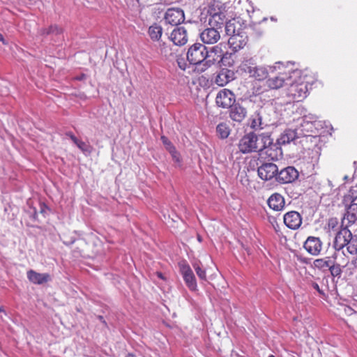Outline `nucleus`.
Returning <instances> with one entry per match:
<instances>
[{"label":"nucleus","mask_w":357,"mask_h":357,"mask_svg":"<svg viewBox=\"0 0 357 357\" xmlns=\"http://www.w3.org/2000/svg\"><path fill=\"white\" fill-rule=\"evenodd\" d=\"M357 222V203L353 204L346 208L342 219V227H349Z\"/></svg>","instance_id":"18"},{"label":"nucleus","mask_w":357,"mask_h":357,"mask_svg":"<svg viewBox=\"0 0 357 357\" xmlns=\"http://www.w3.org/2000/svg\"><path fill=\"white\" fill-rule=\"evenodd\" d=\"M314 116H305L301 126L296 129L298 135L311 136L312 135V128L314 127V123L316 121Z\"/></svg>","instance_id":"17"},{"label":"nucleus","mask_w":357,"mask_h":357,"mask_svg":"<svg viewBox=\"0 0 357 357\" xmlns=\"http://www.w3.org/2000/svg\"><path fill=\"white\" fill-rule=\"evenodd\" d=\"M87 76L86 74L82 73L79 75H77L75 79L79 81H83L86 79Z\"/></svg>","instance_id":"47"},{"label":"nucleus","mask_w":357,"mask_h":357,"mask_svg":"<svg viewBox=\"0 0 357 357\" xmlns=\"http://www.w3.org/2000/svg\"><path fill=\"white\" fill-rule=\"evenodd\" d=\"M342 203L347 208L353 204L357 203V194L353 188H351L349 192L343 197Z\"/></svg>","instance_id":"30"},{"label":"nucleus","mask_w":357,"mask_h":357,"mask_svg":"<svg viewBox=\"0 0 357 357\" xmlns=\"http://www.w3.org/2000/svg\"><path fill=\"white\" fill-rule=\"evenodd\" d=\"M275 64H276V65H278V68H280V66L282 63L279 62V63H276Z\"/></svg>","instance_id":"60"},{"label":"nucleus","mask_w":357,"mask_h":357,"mask_svg":"<svg viewBox=\"0 0 357 357\" xmlns=\"http://www.w3.org/2000/svg\"><path fill=\"white\" fill-rule=\"evenodd\" d=\"M289 86L287 91L288 97L291 98L292 100L299 102L307 97L308 93L307 84L304 82H289Z\"/></svg>","instance_id":"4"},{"label":"nucleus","mask_w":357,"mask_h":357,"mask_svg":"<svg viewBox=\"0 0 357 357\" xmlns=\"http://www.w3.org/2000/svg\"><path fill=\"white\" fill-rule=\"evenodd\" d=\"M304 248L312 255H318L321 247H304Z\"/></svg>","instance_id":"40"},{"label":"nucleus","mask_w":357,"mask_h":357,"mask_svg":"<svg viewBox=\"0 0 357 357\" xmlns=\"http://www.w3.org/2000/svg\"><path fill=\"white\" fill-rule=\"evenodd\" d=\"M249 121L250 128L255 130L263 129L266 126L262 122V115L260 109L255 111L251 115Z\"/></svg>","instance_id":"25"},{"label":"nucleus","mask_w":357,"mask_h":357,"mask_svg":"<svg viewBox=\"0 0 357 357\" xmlns=\"http://www.w3.org/2000/svg\"><path fill=\"white\" fill-rule=\"evenodd\" d=\"M328 268L333 277H336L337 278H340L341 277L342 271L340 264L329 266Z\"/></svg>","instance_id":"35"},{"label":"nucleus","mask_w":357,"mask_h":357,"mask_svg":"<svg viewBox=\"0 0 357 357\" xmlns=\"http://www.w3.org/2000/svg\"><path fill=\"white\" fill-rule=\"evenodd\" d=\"M0 41L2 42L3 44H6L3 36L1 33H0Z\"/></svg>","instance_id":"52"},{"label":"nucleus","mask_w":357,"mask_h":357,"mask_svg":"<svg viewBox=\"0 0 357 357\" xmlns=\"http://www.w3.org/2000/svg\"><path fill=\"white\" fill-rule=\"evenodd\" d=\"M63 32V30L61 27L58 26L57 25H51L50 27L47 29H43L41 30V33L43 35H55L58 36L61 34Z\"/></svg>","instance_id":"32"},{"label":"nucleus","mask_w":357,"mask_h":357,"mask_svg":"<svg viewBox=\"0 0 357 357\" xmlns=\"http://www.w3.org/2000/svg\"><path fill=\"white\" fill-rule=\"evenodd\" d=\"M225 29L227 35L230 36V37L236 33H237V30L236 29L235 23L231 21H226L225 24Z\"/></svg>","instance_id":"33"},{"label":"nucleus","mask_w":357,"mask_h":357,"mask_svg":"<svg viewBox=\"0 0 357 357\" xmlns=\"http://www.w3.org/2000/svg\"><path fill=\"white\" fill-rule=\"evenodd\" d=\"M28 279L34 284H43L48 281L50 275L45 273H39L33 270L27 272Z\"/></svg>","instance_id":"28"},{"label":"nucleus","mask_w":357,"mask_h":357,"mask_svg":"<svg viewBox=\"0 0 357 357\" xmlns=\"http://www.w3.org/2000/svg\"><path fill=\"white\" fill-rule=\"evenodd\" d=\"M195 234L196 237L197 238L198 242L201 243L202 242V237H201V236L199 234H197V233H195Z\"/></svg>","instance_id":"51"},{"label":"nucleus","mask_w":357,"mask_h":357,"mask_svg":"<svg viewBox=\"0 0 357 357\" xmlns=\"http://www.w3.org/2000/svg\"><path fill=\"white\" fill-rule=\"evenodd\" d=\"M187 60L192 65H203L206 69V60L208 55V48L202 43H195L192 45L187 52Z\"/></svg>","instance_id":"2"},{"label":"nucleus","mask_w":357,"mask_h":357,"mask_svg":"<svg viewBox=\"0 0 357 357\" xmlns=\"http://www.w3.org/2000/svg\"><path fill=\"white\" fill-rule=\"evenodd\" d=\"M257 165V174L261 180L267 181L275 178L276 181V177L278 174V167L275 164L262 162L259 160Z\"/></svg>","instance_id":"5"},{"label":"nucleus","mask_w":357,"mask_h":357,"mask_svg":"<svg viewBox=\"0 0 357 357\" xmlns=\"http://www.w3.org/2000/svg\"><path fill=\"white\" fill-rule=\"evenodd\" d=\"M268 357H275L273 355H270Z\"/></svg>","instance_id":"61"},{"label":"nucleus","mask_w":357,"mask_h":357,"mask_svg":"<svg viewBox=\"0 0 357 357\" xmlns=\"http://www.w3.org/2000/svg\"><path fill=\"white\" fill-rule=\"evenodd\" d=\"M298 257V259H299L301 261H303V262H305V263H306V264H307V263H308V261H307V259H306L305 258H302V257Z\"/></svg>","instance_id":"53"},{"label":"nucleus","mask_w":357,"mask_h":357,"mask_svg":"<svg viewBox=\"0 0 357 357\" xmlns=\"http://www.w3.org/2000/svg\"><path fill=\"white\" fill-rule=\"evenodd\" d=\"M268 206L274 211H279L284 208V198L279 193L273 194L267 201Z\"/></svg>","instance_id":"23"},{"label":"nucleus","mask_w":357,"mask_h":357,"mask_svg":"<svg viewBox=\"0 0 357 357\" xmlns=\"http://www.w3.org/2000/svg\"><path fill=\"white\" fill-rule=\"evenodd\" d=\"M291 73H293V74H298L299 73L297 70H293L291 72Z\"/></svg>","instance_id":"56"},{"label":"nucleus","mask_w":357,"mask_h":357,"mask_svg":"<svg viewBox=\"0 0 357 357\" xmlns=\"http://www.w3.org/2000/svg\"><path fill=\"white\" fill-rule=\"evenodd\" d=\"M234 71L227 68H222L215 77V83L219 86H223L232 81L234 79Z\"/></svg>","instance_id":"20"},{"label":"nucleus","mask_w":357,"mask_h":357,"mask_svg":"<svg viewBox=\"0 0 357 357\" xmlns=\"http://www.w3.org/2000/svg\"><path fill=\"white\" fill-rule=\"evenodd\" d=\"M223 45L220 43L208 50L207 59L206 60V69L211 67L215 63L222 61L224 59L225 51L222 49Z\"/></svg>","instance_id":"11"},{"label":"nucleus","mask_w":357,"mask_h":357,"mask_svg":"<svg viewBox=\"0 0 357 357\" xmlns=\"http://www.w3.org/2000/svg\"><path fill=\"white\" fill-rule=\"evenodd\" d=\"M126 357H136V356H135V355H134L132 354H128Z\"/></svg>","instance_id":"54"},{"label":"nucleus","mask_w":357,"mask_h":357,"mask_svg":"<svg viewBox=\"0 0 357 357\" xmlns=\"http://www.w3.org/2000/svg\"><path fill=\"white\" fill-rule=\"evenodd\" d=\"M258 135L254 132L245 135L239 141L238 149L243 153L258 152L259 147Z\"/></svg>","instance_id":"3"},{"label":"nucleus","mask_w":357,"mask_h":357,"mask_svg":"<svg viewBox=\"0 0 357 357\" xmlns=\"http://www.w3.org/2000/svg\"><path fill=\"white\" fill-rule=\"evenodd\" d=\"M338 220L335 218H330L328 222V226L329 228L334 229L337 227Z\"/></svg>","instance_id":"43"},{"label":"nucleus","mask_w":357,"mask_h":357,"mask_svg":"<svg viewBox=\"0 0 357 357\" xmlns=\"http://www.w3.org/2000/svg\"><path fill=\"white\" fill-rule=\"evenodd\" d=\"M247 43L248 32L240 29L237 30V33L231 36L228 40V44L234 52L243 48Z\"/></svg>","instance_id":"9"},{"label":"nucleus","mask_w":357,"mask_h":357,"mask_svg":"<svg viewBox=\"0 0 357 357\" xmlns=\"http://www.w3.org/2000/svg\"><path fill=\"white\" fill-rule=\"evenodd\" d=\"M179 271L187 287L191 291H196L197 288L195 276L186 260H181L178 263Z\"/></svg>","instance_id":"6"},{"label":"nucleus","mask_w":357,"mask_h":357,"mask_svg":"<svg viewBox=\"0 0 357 357\" xmlns=\"http://www.w3.org/2000/svg\"><path fill=\"white\" fill-rule=\"evenodd\" d=\"M247 109L239 102H235L229 108L230 119L237 123H241L247 116Z\"/></svg>","instance_id":"16"},{"label":"nucleus","mask_w":357,"mask_h":357,"mask_svg":"<svg viewBox=\"0 0 357 357\" xmlns=\"http://www.w3.org/2000/svg\"><path fill=\"white\" fill-rule=\"evenodd\" d=\"M257 66V63L255 59L253 58H249L244 59L241 63L239 68L242 72L248 74L249 77H251V75H252Z\"/></svg>","instance_id":"27"},{"label":"nucleus","mask_w":357,"mask_h":357,"mask_svg":"<svg viewBox=\"0 0 357 357\" xmlns=\"http://www.w3.org/2000/svg\"><path fill=\"white\" fill-rule=\"evenodd\" d=\"M349 243H351V245H357V234H352V238Z\"/></svg>","instance_id":"46"},{"label":"nucleus","mask_w":357,"mask_h":357,"mask_svg":"<svg viewBox=\"0 0 357 357\" xmlns=\"http://www.w3.org/2000/svg\"><path fill=\"white\" fill-rule=\"evenodd\" d=\"M275 68L276 66H275L266 67L257 65L251 77L258 81L264 80L268 77L270 73H273Z\"/></svg>","instance_id":"21"},{"label":"nucleus","mask_w":357,"mask_h":357,"mask_svg":"<svg viewBox=\"0 0 357 357\" xmlns=\"http://www.w3.org/2000/svg\"><path fill=\"white\" fill-rule=\"evenodd\" d=\"M298 237H300V234H296L295 235V238H298Z\"/></svg>","instance_id":"59"},{"label":"nucleus","mask_w":357,"mask_h":357,"mask_svg":"<svg viewBox=\"0 0 357 357\" xmlns=\"http://www.w3.org/2000/svg\"><path fill=\"white\" fill-rule=\"evenodd\" d=\"M192 266L199 279L202 280H206V271L202 269L197 262L193 263Z\"/></svg>","instance_id":"34"},{"label":"nucleus","mask_w":357,"mask_h":357,"mask_svg":"<svg viewBox=\"0 0 357 357\" xmlns=\"http://www.w3.org/2000/svg\"><path fill=\"white\" fill-rule=\"evenodd\" d=\"M148 33L153 41H159L162 34V28L155 23L149 26Z\"/></svg>","instance_id":"29"},{"label":"nucleus","mask_w":357,"mask_h":357,"mask_svg":"<svg viewBox=\"0 0 357 357\" xmlns=\"http://www.w3.org/2000/svg\"><path fill=\"white\" fill-rule=\"evenodd\" d=\"M30 217L34 221L38 220V214L35 208L33 210V212L31 213Z\"/></svg>","instance_id":"48"},{"label":"nucleus","mask_w":357,"mask_h":357,"mask_svg":"<svg viewBox=\"0 0 357 357\" xmlns=\"http://www.w3.org/2000/svg\"><path fill=\"white\" fill-rule=\"evenodd\" d=\"M177 63L178 67L181 69L185 70L187 67V64L183 59H177Z\"/></svg>","instance_id":"44"},{"label":"nucleus","mask_w":357,"mask_h":357,"mask_svg":"<svg viewBox=\"0 0 357 357\" xmlns=\"http://www.w3.org/2000/svg\"><path fill=\"white\" fill-rule=\"evenodd\" d=\"M336 250H340V249L343 248L344 247L340 246L338 248L334 247Z\"/></svg>","instance_id":"55"},{"label":"nucleus","mask_w":357,"mask_h":357,"mask_svg":"<svg viewBox=\"0 0 357 357\" xmlns=\"http://www.w3.org/2000/svg\"><path fill=\"white\" fill-rule=\"evenodd\" d=\"M309 243H313L314 245H321V241L317 237L308 236L303 242V245H307Z\"/></svg>","instance_id":"37"},{"label":"nucleus","mask_w":357,"mask_h":357,"mask_svg":"<svg viewBox=\"0 0 357 357\" xmlns=\"http://www.w3.org/2000/svg\"><path fill=\"white\" fill-rule=\"evenodd\" d=\"M298 137V132L296 130L287 129L281 133L277 141L280 145H285Z\"/></svg>","instance_id":"24"},{"label":"nucleus","mask_w":357,"mask_h":357,"mask_svg":"<svg viewBox=\"0 0 357 357\" xmlns=\"http://www.w3.org/2000/svg\"><path fill=\"white\" fill-rule=\"evenodd\" d=\"M158 277H160V278H162V273H158Z\"/></svg>","instance_id":"57"},{"label":"nucleus","mask_w":357,"mask_h":357,"mask_svg":"<svg viewBox=\"0 0 357 357\" xmlns=\"http://www.w3.org/2000/svg\"><path fill=\"white\" fill-rule=\"evenodd\" d=\"M164 20L166 24L178 26L185 20L184 11L179 8H168L165 14Z\"/></svg>","instance_id":"8"},{"label":"nucleus","mask_w":357,"mask_h":357,"mask_svg":"<svg viewBox=\"0 0 357 357\" xmlns=\"http://www.w3.org/2000/svg\"><path fill=\"white\" fill-rule=\"evenodd\" d=\"M160 139L165 146L167 151L169 152L174 149L176 147L171 142V141L165 135L161 136Z\"/></svg>","instance_id":"36"},{"label":"nucleus","mask_w":357,"mask_h":357,"mask_svg":"<svg viewBox=\"0 0 357 357\" xmlns=\"http://www.w3.org/2000/svg\"><path fill=\"white\" fill-rule=\"evenodd\" d=\"M347 249L350 253H354L357 252V247H347Z\"/></svg>","instance_id":"49"},{"label":"nucleus","mask_w":357,"mask_h":357,"mask_svg":"<svg viewBox=\"0 0 357 357\" xmlns=\"http://www.w3.org/2000/svg\"><path fill=\"white\" fill-rule=\"evenodd\" d=\"M291 75L285 72H280L277 75L267 79L266 83L271 89H279L284 85L289 84Z\"/></svg>","instance_id":"12"},{"label":"nucleus","mask_w":357,"mask_h":357,"mask_svg":"<svg viewBox=\"0 0 357 357\" xmlns=\"http://www.w3.org/2000/svg\"><path fill=\"white\" fill-rule=\"evenodd\" d=\"M348 179V176H344V180L347 181Z\"/></svg>","instance_id":"58"},{"label":"nucleus","mask_w":357,"mask_h":357,"mask_svg":"<svg viewBox=\"0 0 357 357\" xmlns=\"http://www.w3.org/2000/svg\"><path fill=\"white\" fill-rule=\"evenodd\" d=\"M222 31L214 27L210 26L205 29L200 34L202 41L205 44L216 43L220 38V32Z\"/></svg>","instance_id":"14"},{"label":"nucleus","mask_w":357,"mask_h":357,"mask_svg":"<svg viewBox=\"0 0 357 357\" xmlns=\"http://www.w3.org/2000/svg\"><path fill=\"white\" fill-rule=\"evenodd\" d=\"M220 4V2L214 1L209 6L208 10L209 15L208 25L222 31L227 19L225 8H222V5Z\"/></svg>","instance_id":"1"},{"label":"nucleus","mask_w":357,"mask_h":357,"mask_svg":"<svg viewBox=\"0 0 357 357\" xmlns=\"http://www.w3.org/2000/svg\"><path fill=\"white\" fill-rule=\"evenodd\" d=\"M250 29L254 32L257 37H259L263 33V30L259 27V24H253Z\"/></svg>","instance_id":"39"},{"label":"nucleus","mask_w":357,"mask_h":357,"mask_svg":"<svg viewBox=\"0 0 357 357\" xmlns=\"http://www.w3.org/2000/svg\"><path fill=\"white\" fill-rule=\"evenodd\" d=\"M2 311V309L0 307V312Z\"/></svg>","instance_id":"62"},{"label":"nucleus","mask_w":357,"mask_h":357,"mask_svg":"<svg viewBox=\"0 0 357 357\" xmlns=\"http://www.w3.org/2000/svg\"><path fill=\"white\" fill-rule=\"evenodd\" d=\"M312 287L314 289H316L319 293L322 294V291L320 289L319 286L317 283H313Z\"/></svg>","instance_id":"50"},{"label":"nucleus","mask_w":357,"mask_h":357,"mask_svg":"<svg viewBox=\"0 0 357 357\" xmlns=\"http://www.w3.org/2000/svg\"><path fill=\"white\" fill-rule=\"evenodd\" d=\"M284 223L291 229H298L302 224L301 215L295 211L286 213L283 217Z\"/></svg>","instance_id":"15"},{"label":"nucleus","mask_w":357,"mask_h":357,"mask_svg":"<svg viewBox=\"0 0 357 357\" xmlns=\"http://www.w3.org/2000/svg\"><path fill=\"white\" fill-rule=\"evenodd\" d=\"M75 144L82 151L89 152V146L87 145L85 142L78 139Z\"/></svg>","instance_id":"41"},{"label":"nucleus","mask_w":357,"mask_h":357,"mask_svg":"<svg viewBox=\"0 0 357 357\" xmlns=\"http://www.w3.org/2000/svg\"><path fill=\"white\" fill-rule=\"evenodd\" d=\"M66 135L71 139L74 144H76L77 142L78 139L73 134V132H68L66 133Z\"/></svg>","instance_id":"45"},{"label":"nucleus","mask_w":357,"mask_h":357,"mask_svg":"<svg viewBox=\"0 0 357 357\" xmlns=\"http://www.w3.org/2000/svg\"><path fill=\"white\" fill-rule=\"evenodd\" d=\"M215 102L220 107L230 108L236 102L235 95L229 89H222L216 96Z\"/></svg>","instance_id":"10"},{"label":"nucleus","mask_w":357,"mask_h":357,"mask_svg":"<svg viewBox=\"0 0 357 357\" xmlns=\"http://www.w3.org/2000/svg\"><path fill=\"white\" fill-rule=\"evenodd\" d=\"M169 153L171 154L174 162L180 165L181 162V160L180 158V154L176 151V148L174 149H173L172 151H169Z\"/></svg>","instance_id":"38"},{"label":"nucleus","mask_w":357,"mask_h":357,"mask_svg":"<svg viewBox=\"0 0 357 357\" xmlns=\"http://www.w3.org/2000/svg\"><path fill=\"white\" fill-rule=\"evenodd\" d=\"M169 38L175 45L183 46L188 42L187 30L184 26H176Z\"/></svg>","instance_id":"13"},{"label":"nucleus","mask_w":357,"mask_h":357,"mask_svg":"<svg viewBox=\"0 0 357 357\" xmlns=\"http://www.w3.org/2000/svg\"><path fill=\"white\" fill-rule=\"evenodd\" d=\"M298 170L293 166H288L280 171L278 170L276 181L282 184L291 183L298 179Z\"/></svg>","instance_id":"7"},{"label":"nucleus","mask_w":357,"mask_h":357,"mask_svg":"<svg viewBox=\"0 0 357 357\" xmlns=\"http://www.w3.org/2000/svg\"><path fill=\"white\" fill-rule=\"evenodd\" d=\"M314 264L316 267L321 268L324 267H329V264L328 261H326L323 259H316L314 261Z\"/></svg>","instance_id":"42"},{"label":"nucleus","mask_w":357,"mask_h":357,"mask_svg":"<svg viewBox=\"0 0 357 357\" xmlns=\"http://www.w3.org/2000/svg\"><path fill=\"white\" fill-rule=\"evenodd\" d=\"M259 150L258 152L260 155H263V152L274 143L273 139L271 137L270 135L267 133H262L258 135Z\"/></svg>","instance_id":"26"},{"label":"nucleus","mask_w":357,"mask_h":357,"mask_svg":"<svg viewBox=\"0 0 357 357\" xmlns=\"http://www.w3.org/2000/svg\"><path fill=\"white\" fill-rule=\"evenodd\" d=\"M343 228L335 236L333 245H348L352 238V234L348 227Z\"/></svg>","instance_id":"19"},{"label":"nucleus","mask_w":357,"mask_h":357,"mask_svg":"<svg viewBox=\"0 0 357 357\" xmlns=\"http://www.w3.org/2000/svg\"><path fill=\"white\" fill-rule=\"evenodd\" d=\"M230 128L227 123H220L216 127V132L220 139H227L230 134Z\"/></svg>","instance_id":"31"},{"label":"nucleus","mask_w":357,"mask_h":357,"mask_svg":"<svg viewBox=\"0 0 357 357\" xmlns=\"http://www.w3.org/2000/svg\"><path fill=\"white\" fill-rule=\"evenodd\" d=\"M280 146L278 141H276V142L273 143L271 146L267 148L263 152V154L266 155L271 160H278L282 157V150Z\"/></svg>","instance_id":"22"}]
</instances>
